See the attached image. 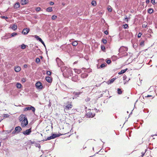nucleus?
<instances>
[{"label": "nucleus", "instance_id": "obj_1", "mask_svg": "<svg viewBox=\"0 0 157 157\" xmlns=\"http://www.w3.org/2000/svg\"><path fill=\"white\" fill-rule=\"evenodd\" d=\"M19 120L21 122V125L22 127H25L28 124V121L25 115L22 114L19 117Z\"/></svg>", "mask_w": 157, "mask_h": 157}, {"label": "nucleus", "instance_id": "obj_2", "mask_svg": "<svg viewBox=\"0 0 157 157\" xmlns=\"http://www.w3.org/2000/svg\"><path fill=\"white\" fill-rule=\"evenodd\" d=\"M63 74L67 77L71 76L72 75V72L71 68L68 67L66 68L63 71Z\"/></svg>", "mask_w": 157, "mask_h": 157}, {"label": "nucleus", "instance_id": "obj_3", "mask_svg": "<svg viewBox=\"0 0 157 157\" xmlns=\"http://www.w3.org/2000/svg\"><path fill=\"white\" fill-rule=\"evenodd\" d=\"M128 50V48L127 47L122 46L119 49V52L120 54L123 56L126 55V52Z\"/></svg>", "mask_w": 157, "mask_h": 157}, {"label": "nucleus", "instance_id": "obj_4", "mask_svg": "<svg viewBox=\"0 0 157 157\" xmlns=\"http://www.w3.org/2000/svg\"><path fill=\"white\" fill-rule=\"evenodd\" d=\"M73 106L71 102L68 101L67 102L66 105L64 108V111L66 112L71 109Z\"/></svg>", "mask_w": 157, "mask_h": 157}, {"label": "nucleus", "instance_id": "obj_5", "mask_svg": "<svg viewBox=\"0 0 157 157\" xmlns=\"http://www.w3.org/2000/svg\"><path fill=\"white\" fill-rule=\"evenodd\" d=\"M29 110H31L33 113H34L35 111V109L34 107L29 105V107H26L24 109V111H26Z\"/></svg>", "mask_w": 157, "mask_h": 157}, {"label": "nucleus", "instance_id": "obj_6", "mask_svg": "<svg viewBox=\"0 0 157 157\" xmlns=\"http://www.w3.org/2000/svg\"><path fill=\"white\" fill-rule=\"evenodd\" d=\"M60 135L59 134H52V135L49 137H48L46 140H50L51 139H53L56 137L59 136Z\"/></svg>", "mask_w": 157, "mask_h": 157}, {"label": "nucleus", "instance_id": "obj_7", "mask_svg": "<svg viewBox=\"0 0 157 157\" xmlns=\"http://www.w3.org/2000/svg\"><path fill=\"white\" fill-rule=\"evenodd\" d=\"M35 86L38 89H42L43 88L41 83L40 82H37Z\"/></svg>", "mask_w": 157, "mask_h": 157}, {"label": "nucleus", "instance_id": "obj_8", "mask_svg": "<svg viewBox=\"0 0 157 157\" xmlns=\"http://www.w3.org/2000/svg\"><path fill=\"white\" fill-rule=\"evenodd\" d=\"M86 115L89 117H93L94 116L95 114L90 110L86 113Z\"/></svg>", "mask_w": 157, "mask_h": 157}, {"label": "nucleus", "instance_id": "obj_9", "mask_svg": "<svg viewBox=\"0 0 157 157\" xmlns=\"http://www.w3.org/2000/svg\"><path fill=\"white\" fill-rule=\"evenodd\" d=\"M30 29L29 28H25L22 31V33L24 35H26L29 32Z\"/></svg>", "mask_w": 157, "mask_h": 157}, {"label": "nucleus", "instance_id": "obj_10", "mask_svg": "<svg viewBox=\"0 0 157 157\" xmlns=\"http://www.w3.org/2000/svg\"><path fill=\"white\" fill-rule=\"evenodd\" d=\"M31 128H30L29 129L26 130V131L23 132V133L25 135H29L30 133L32 132Z\"/></svg>", "mask_w": 157, "mask_h": 157}, {"label": "nucleus", "instance_id": "obj_11", "mask_svg": "<svg viewBox=\"0 0 157 157\" xmlns=\"http://www.w3.org/2000/svg\"><path fill=\"white\" fill-rule=\"evenodd\" d=\"M72 80L74 82H76L78 80V75H75L74 76H73L72 78Z\"/></svg>", "mask_w": 157, "mask_h": 157}, {"label": "nucleus", "instance_id": "obj_12", "mask_svg": "<svg viewBox=\"0 0 157 157\" xmlns=\"http://www.w3.org/2000/svg\"><path fill=\"white\" fill-rule=\"evenodd\" d=\"M46 81L49 83H51L52 82V78L48 76L45 78Z\"/></svg>", "mask_w": 157, "mask_h": 157}, {"label": "nucleus", "instance_id": "obj_13", "mask_svg": "<svg viewBox=\"0 0 157 157\" xmlns=\"http://www.w3.org/2000/svg\"><path fill=\"white\" fill-rule=\"evenodd\" d=\"M15 129L17 133L20 132L22 130V129L20 126L16 127Z\"/></svg>", "mask_w": 157, "mask_h": 157}, {"label": "nucleus", "instance_id": "obj_14", "mask_svg": "<svg viewBox=\"0 0 157 157\" xmlns=\"http://www.w3.org/2000/svg\"><path fill=\"white\" fill-rule=\"evenodd\" d=\"M28 0H21V4L22 5H25L28 3Z\"/></svg>", "mask_w": 157, "mask_h": 157}, {"label": "nucleus", "instance_id": "obj_15", "mask_svg": "<svg viewBox=\"0 0 157 157\" xmlns=\"http://www.w3.org/2000/svg\"><path fill=\"white\" fill-rule=\"evenodd\" d=\"M15 71L16 72H19L21 70L20 67L19 66H16L14 68Z\"/></svg>", "mask_w": 157, "mask_h": 157}, {"label": "nucleus", "instance_id": "obj_16", "mask_svg": "<svg viewBox=\"0 0 157 157\" xmlns=\"http://www.w3.org/2000/svg\"><path fill=\"white\" fill-rule=\"evenodd\" d=\"M116 79V78H112V79H111V80H109L107 82V83L108 84H110L112 83Z\"/></svg>", "mask_w": 157, "mask_h": 157}, {"label": "nucleus", "instance_id": "obj_17", "mask_svg": "<svg viewBox=\"0 0 157 157\" xmlns=\"http://www.w3.org/2000/svg\"><path fill=\"white\" fill-rule=\"evenodd\" d=\"M74 71L76 73L78 74H80L81 72V70L80 69H74Z\"/></svg>", "mask_w": 157, "mask_h": 157}, {"label": "nucleus", "instance_id": "obj_18", "mask_svg": "<svg viewBox=\"0 0 157 157\" xmlns=\"http://www.w3.org/2000/svg\"><path fill=\"white\" fill-rule=\"evenodd\" d=\"M127 69H128L127 68H126V69H125L124 70H121V71H120V72H119L118 73V74L119 75H120V74H123V73H124L127 70Z\"/></svg>", "mask_w": 157, "mask_h": 157}, {"label": "nucleus", "instance_id": "obj_19", "mask_svg": "<svg viewBox=\"0 0 157 157\" xmlns=\"http://www.w3.org/2000/svg\"><path fill=\"white\" fill-rule=\"evenodd\" d=\"M88 76V75L86 73L82 74L81 75V77L82 78H86Z\"/></svg>", "mask_w": 157, "mask_h": 157}, {"label": "nucleus", "instance_id": "obj_20", "mask_svg": "<svg viewBox=\"0 0 157 157\" xmlns=\"http://www.w3.org/2000/svg\"><path fill=\"white\" fill-rule=\"evenodd\" d=\"M20 7V4L19 2H17L15 4L14 7V8H17Z\"/></svg>", "mask_w": 157, "mask_h": 157}, {"label": "nucleus", "instance_id": "obj_21", "mask_svg": "<svg viewBox=\"0 0 157 157\" xmlns=\"http://www.w3.org/2000/svg\"><path fill=\"white\" fill-rule=\"evenodd\" d=\"M46 11L48 12H51L53 11V10L52 7H49L46 9Z\"/></svg>", "mask_w": 157, "mask_h": 157}, {"label": "nucleus", "instance_id": "obj_22", "mask_svg": "<svg viewBox=\"0 0 157 157\" xmlns=\"http://www.w3.org/2000/svg\"><path fill=\"white\" fill-rule=\"evenodd\" d=\"M147 23L146 22H144L142 24V27L143 28H146L147 26Z\"/></svg>", "mask_w": 157, "mask_h": 157}, {"label": "nucleus", "instance_id": "obj_23", "mask_svg": "<svg viewBox=\"0 0 157 157\" xmlns=\"http://www.w3.org/2000/svg\"><path fill=\"white\" fill-rule=\"evenodd\" d=\"M16 87L18 88H21L22 87V85L19 83H17L16 84Z\"/></svg>", "mask_w": 157, "mask_h": 157}, {"label": "nucleus", "instance_id": "obj_24", "mask_svg": "<svg viewBox=\"0 0 157 157\" xmlns=\"http://www.w3.org/2000/svg\"><path fill=\"white\" fill-rule=\"evenodd\" d=\"M117 90V93L118 94H122V91L121 89L118 88Z\"/></svg>", "mask_w": 157, "mask_h": 157}, {"label": "nucleus", "instance_id": "obj_25", "mask_svg": "<svg viewBox=\"0 0 157 157\" xmlns=\"http://www.w3.org/2000/svg\"><path fill=\"white\" fill-rule=\"evenodd\" d=\"M12 29L13 30H16L17 29V26L15 24H14L12 27Z\"/></svg>", "mask_w": 157, "mask_h": 157}, {"label": "nucleus", "instance_id": "obj_26", "mask_svg": "<svg viewBox=\"0 0 157 157\" xmlns=\"http://www.w3.org/2000/svg\"><path fill=\"white\" fill-rule=\"evenodd\" d=\"M153 12V10L152 9H149L148 10V13L150 14L152 13Z\"/></svg>", "mask_w": 157, "mask_h": 157}, {"label": "nucleus", "instance_id": "obj_27", "mask_svg": "<svg viewBox=\"0 0 157 157\" xmlns=\"http://www.w3.org/2000/svg\"><path fill=\"white\" fill-rule=\"evenodd\" d=\"M91 4L94 6H96L97 5L96 2L95 1H93L91 2Z\"/></svg>", "mask_w": 157, "mask_h": 157}, {"label": "nucleus", "instance_id": "obj_28", "mask_svg": "<svg viewBox=\"0 0 157 157\" xmlns=\"http://www.w3.org/2000/svg\"><path fill=\"white\" fill-rule=\"evenodd\" d=\"M34 36L38 40H39V41L41 40L42 39L40 37H39L37 35H34Z\"/></svg>", "mask_w": 157, "mask_h": 157}, {"label": "nucleus", "instance_id": "obj_29", "mask_svg": "<svg viewBox=\"0 0 157 157\" xmlns=\"http://www.w3.org/2000/svg\"><path fill=\"white\" fill-rule=\"evenodd\" d=\"M107 65V64H104V63H103V64H101V66H100V67L98 68H103L104 67H105Z\"/></svg>", "mask_w": 157, "mask_h": 157}, {"label": "nucleus", "instance_id": "obj_30", "mask_svg": "<svg viewBox=\"0 0 157 157\" xmlns=\"http://www.w3.org/2000/svg\"><path fill=\"white\" fill-rule=\"evenodd\" d=\"M72 44L73 46H76L78 45V43L77 41H75L74 42H73Z\"/></svg>", "mask_w": 157, "mask_h": 157}, {"label": "nucleus", "instance_id": "obj_31", "mask_svg": "<svg viewBox=\"0 0 157 157\" xmlns=\"http://www.w3.org/2000/svg\"><path fill=\"white\" fill-rule=\"evenodd\" d=\"M102 42L104 44H106L107 43V40L104 39H102Z\"/></svg>", "mask_w": 157, "mask_h": 157}, {"label": "nucleus", "instance_id": "obj_32", "mask_svg": "<svg viewBox=\"0 0 157 157\" xmlns=\"http://www.w3.org/2000/svg\"><path fill=\"white\" fill-rule=\"evenodd\" d=\"M107 10L109 12H111L112 11V8L110 6H108Z\"/></svg>", "mask_w": 157, "mask_h": 157}, {"label": "nucleus", "instance_id": "obj_33", "mask_svg": "<svg viewBox=\"0 0 157 157\" xmlns=\"http://www.w3.org/2000/svg\"><path fill=\"white\" fill-rule=\"evenodd\" d=\"M140 45L141 46H144V41L143 40L141 41L140 44Z\"/></svg>", "mask_w": 157, "mask_h": 157}, {"label": "nucleus", "instance_id": "obj_34", "mask_svg": "<svg viewBox=\"0 0 157 157\" xmlns=\"http://www.w3.org/2000/svg\"><path fill=\"white\" fill-rule=\"evenodd\" d=\"M128 24H126L125 25H123V27L124 28L126 29L128 27Z\"/></svg>", "mask_w": 157, "mask_h": 157}, {"label": "nucleus", "instance_id": "obj_35", "mask_svg": "<svg viewBox=\"0 0 157 157\" xmlns=\"http://www.w3.org/2000/svg\"><path fill=\"white\" fill-rule=\"evenodd\" d=\"M57 18V16L55 15H53L52 17V19L53 20L56 19Z\"/></svg>", "mask_w": 157, "mask_h": 157}, {"label": "nucleus", "instance_id": "obj_36", "mask_svg": "<svg viewBox=\"0 0 157 157\" xmlns=\"http://www.w3.org/2000/svg\"><path fill=\"white\" fill-rule=\"evenodd\" d=\"M40 60L39 58H36V62L37 63H39L40 62Z\"/></svg>", "mask_w": 157, "mask_h": 157}, {"label": "nucleus", "instance_id": "obj_37", "mask_svg": "<svg viewBox=\"0 0 157 157\" xmlns=\"http://www.w3.org/2000/svg\"><path fill=\"white\" fill-rule=\"evenodd\" d=\"M26 48V45L24 44L21 45V48L22 49H24Z\"/></svg>", "mask_w": 157, "mask_h": 157}, {"label": "nucleus", "instance_id": "obj_38", "mask_svg": "<svg viewBox=\"0 0 157 157\" xmlns=\"http://www.w3.org/2000/svg\"><path fill=\"white\" fill-rule=\"evenodd\" d=\"M101 50L104 51L105 50V47L104 46V45H101Z\"/></svg>", "mask_w": 157, "mask_h": 157}, {"label": "nucleus", "instance_id": "obj_39", "mask_svg": "<svg viewBox=\"0 0 157 157\" xmlns=\"http://www.w3.org/2000/svg\"><path fill=\"white\" fill-rule=\"evenodd\" d=\"M17 35V34L16 33H13L11 34V37Z\"/></svg>", "mask_w": 157, "mask_h": 157}, {"label": "nucleus", "instance_id": "obj_40", "mask_svg": "<svg viewBox=\"0 0 157 157\" xmlns=\"http://www.w3.org/2000/svg\"><path fill=\"white\" fill-rule=\"evenodd\" d=\"M107 63L108 64H109L111 63V61L110 59H107L106 61Z\"/></svg>", "mask_w": 157, "mask_h": 157}, {"label": "nucleus", "instance_id": "obj_41", "mask_svg": "<svg viewBox=\"0 0 157 157\" xmlns=\"http://www.w3.org/2000/svg\"><path fill=\"white\" fill-rule=\"evenodd\" d=\"M46 74H47V75H51V72L50 71H48L47 72H46Z\"/></svg>", "mask_w": 157, "mask_h": 157}, {"label": "nucleus", "instance_id": "obj_42", "mask_svg": "<svg viewBox=\"0 0 157 157\" xmlns=\"http://www.w3.org/2000/svg\"><path fill=\"white\" fill-rule=\"evenodd\" d=\"M151 2L153 5H155L156 3L155 0H151Z\"/></svg>", "mask_w": 157, "mask_h": 157}, {"label": "nucleus", "instance_id": "obj_43", "mask_svg": "<svg viewBox=\"0 0 157 157\" xmlns=\"http://www.w3.org/2000/svg\"><path fill=\"white\" fill-rule=\"evenodd\" d=\"M41 9L40 7H37L36 9V10L37 11H39Z\"/></svg>", "mask_w": 157, "mask_h": 157}, {"label": "nucleus", "instance_id": "obj_44", "mask_svg": "<svg viewBox=\"0 0 157 157\" xmlns=\"http://www.w3.org/2000/svg\"><path fill=\"white\" fill-rule=\"evenodd\" d=\"M141 35H142V34L141 33H139L138 34V38H140L141 37Z\"/></svg>", "mask_w": 157, "mask_h": 157}, {"label": "nucleus", "instance_id": "obj_45", "mask_svg": "<svg viewBox=\"0 0 157 157\" xmlns=\"http://www.w3.org/2000/svg\"><path fill=\"white\" fill-rule=\"evenodd\" d=\"M104 33L106 35H108L109 34V32L107 30L104 31Z\"/></svg>", "mask_w": 157, "mask_h": 157}, {"label": "nucleus", "instance_id": "obj_46", "mask_svg": "<svg viewBox=\"0 0 157 157\" xmlns=\"http://www.w3.org/2000/svg\"><path fill=\"white\" fill-rule=\"evenodd\" d=\"M54 3L53 2H49V4L51 5H53L54 4Z\"/></svg>", "mask_w": 157, "mask_h": 157}, {"label": "nucleus", "instance_id": "obj_47", "mask_svg": "<svg viewBox=\"0 0 157 157\" xmlns=\"http://www.w3.org/2000/svg\"><path fill=\"white\" fill-rule=\"evenodd\" d=\"M1 18H4V19H7L8 18V17H5V16H2Z\"/></svg>", "mask_w": 157, "mask_h": 157}, {"label": "nucleus", "instance_id": "obj_48", "mask_svg": "<svg viewBox=\"0 0 157 157\" xmlns=\"http://www.w3.org/2000/svg\"><path fill=\"white\" fill-rule=\"evenodd\" d=\"M153 96L152 95H147V96H145V97H152Z\"/></svg>", "mask_w": 157, "mask_h": 157}, {"label": "nucleus", "instance_id": "obj_49", "mask_svg": "<svg viewBox=\"0 0 157 157\" xmlns=\"http://www.w3.org/2000/svg\"><path fill=\"white\" fill-rule=\"evenodd\" d=\"M146 150H145V151L144 153H143V152H142V157H143V156L144 155V154L146 152Z\"/></svg>", "mask_w": 157, "mask_h": 157}, {"label": "nucleus", "instance_id": "obj_50", "mask_svg": "<svg viewBox=\"0 0 157 157\" xmlns=\"http://www.w3.org/2000/svg\"><path fill=\"white\" fill-rule=\"evenodd\" d=\"M27 64H25L24 66V67L25 68H26L27 67Z\"/></svg>", "mask_w": 157, "mask_h": 157}, {"label": "nucleus", "instance_id": "obj_51", "mask_svg": "<svg viewBox=\"0 0 157 157\" xmlns=\"http://www.w3.org/2000/svg\"><path fill=\"white\" fill-rule=\"evenodd\" d=\"M124 20L125 21H126L127 22H128V18L127 17H125L124 19Z\"/></svg>", "mask_w": 157, "mask_h": 157}, {"label": "nucleus", "instance_id": "obj_52", "mask_svg": "<svg viewBox=\"0 0 157 157\" xmlns=\"http://www.w3.org/2000/svg\"><path fill=\"white\" fill-rule=\"evenodd\" d=\"M17 132V131L15 130H15H14L12 132V133L13 134H14L16 132Z\"/></svg>", "mask_w": 157, "mask_h": 157}, {"label": "nucleus", "instance_id": "obj_53", "mask_svg": "<svg viewBox=\"0 0 157 157\" xmlns=\"http://www.w3.org/2000/svg\"><path fill=\"white\" fill-rule=\"evenodd\" d=\"M81 93H82V92H78H78H77V93H76V94L79 95V94H80Z\"/></svg>", "mask_w": 157, "mask_h": 157}, {"label": "nucleus", "instance_id": "obj_54", "mask_svg": "<svg viewBox=\"0 0 157 157\" xmlns=\"http://www.w3.org/2000/svg\"><path fill=\"white\" fill-rule=\"evenodd\" d=\"M22 81L23 82H25V79H24V78H22Z\"/></svg>", "mask_w": 157, "mask_h": 157}, {"label": "nucleus", "instance_id": "obj_55", "mask_svg": "<svg viewBox=\"0 0 157 157\" xmlns=\"http://www.w3.org/2000/svg\"><path fill=\"white\" fill-rule=\"evenodd\" d=\"M149 0H146V3L147 4L149 3Z\"/></svg>", "mask_w": 157, "mask_h": 157}, {"label": "nucleus", "instance_id": "obj_56", "mask_svg": "<svg viewBox=\"0 0 157 157\" xmlns=\"http://www.w3.org/2000/svg\"><path fill=\"white\" fill-rule=\"evenodd\" d=\"M40 42H41V43L42 44H43V43H44V41L42 40H40Z\"/></svg>", "mask_w": 157, "mask_h": 157}, {"label": "nucleus", "instance_id": "obj_57", "mask_svg": "<svg viewBox=\"0 0 157 157\" xmlns=\"http://www.w3.org/2000/svg\"><path fill=\"white\" fill-rule=\"evenodd\" d=\"M90 100V98H88L87 99V100H86V101H89Z\"/></svg>", "mask_w": 157, "mask_h": 157}, {"label": "nucleus", "instance_id": "obj_58", "mask_svg": "<svg viewBox=\"0 0 157 157\" xmlns=\"http://www.w3.org/2000/svg\"><path fill=\"white\" fill-rule=\"evenodd\" d=\"M42 44L44 45V46L45 47V44L44 43H43V44Z\"/></svg>", "mask_w": 157, "mask_h": 157}, {"label": "nucleus", "instance_id": "obj_59", "mask_svg": "<svg viewBox=\"0 0 157 157\" xmlns=\"http://www.w3.org/2000/svg\"><path fill=\"white\" fill-rule=\"evenodd\" d=\"M77 63V62H74V64H75L76 63Z\"/></svg>", "mask_w": 157, "mask_h": 157}, {"label": "nucleus", "instance_id": "obj_60", "mask_svg": "<svg viewBox=\"0 0 157 157\" xmlns=\"http://www.w3.org/2000/svg\"><path fill=\"white\" fill-rule=\"evenodd\" d=\"M62 4H63V5H65V3H62Z\"/></svg>", "mask_w": 157, "mask_h": 157}, {"label": "nucleus", "instance_id": "obj_61", "mask_svg": "<svg viewBox=\"0 0 157 157\" xmlns=\"http://www.w3.org/2000/svg\"><path fill=\"white\" fill-rule=\"evenodd\" d=\"M40 57H41V58H42V56H40Z\"/></svg>", "mask_w": 157, "mask_h": 157}]
</instances>
